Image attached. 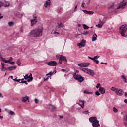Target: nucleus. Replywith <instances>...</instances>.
Returning <instances> with one entry per match:
<instances>
[{
  "instance_id": "12",
  "label": "nucleus",
  "mask_w": 127,
  "mask_h": 127,
  "mask_svg": "<svg viewBox=\"0 0 127 127\" xmlns=\"http://www.w3.org/2000/svg\"><path fill=\"white\" fill-rule=\"evenodd\" d=\"M85 45H86L85 40H82L80 43L78 44V46H79V48H82V47H85Z\"/></svg>"
},
{
  "instance_id": "39",
  "label": "nucleus",
  "mask_w": 127,
  "mask_h": 127,
  "mask_svg": "<svg viewBox=\"0 0 127 127\" xmlns=\"http://www.w3.org/2000/svg\"><path fill=\"white\" fill-rule=\"evenodd\" d=\"M98 58H100V56H96L93 57L94 60H96V59H98Z\"/></svg>"
},
{
  "instance_id": "53",
  "label": "nucleus",
  "mask_w": 127,
  "mask_h": 127,
  "mask_svg": "<svg viewBox=\"0 0 127 127\" xmlns=\"http://www.w3.org/2000/svg\"><path fill=\"white\" fill-rule=\"evenodd\" d=\"M17 82L18 83H21V79H17Z\"/></svg>"
},
{
  "instance_id": "1",
  "label": "nucleus",
  "mask_w": 127,
  "mask_h": 127,
  "mask_svg": "<svg viewBox=\"0 0 127 127\" xmlns=\"http://www.w3.org/2000/svg\"><path fill=\"white\" fill-rule=\"evenodd\" d=\"M43 30L42 27L34 29L30 32V35L32 37H39L42 35Z\"/></svg>"
},
{
  "instance_id": "48",
  "label": "nucleus",
  "mask_w": 127,
  "mask_h": 127,
  "mask_svg": "<svg viewBox=\"0 0 127 127\" xmlns=\"http://www.w3.org/2000/svg\"><path fill=\"white\" fill-rule=\"evenodd\" d=\"M0 59H1V61H3V62H4L5 60L4 58H3L2 57L0 58Z\"/></svg>"
},
{
  "instance_id": "24",
  "label": "nucleus",
  "mask_w": 127,
  "mask_h": 127,
  "mask_svg": "<svg viewBox=\"0 0 127 127\" xmlns=\"http://www.w3.org/2000/svg\"><path fill=\"white\" fill-rule=\"evenodd\" d=\"M50 5V0H48L46 1L45 4H44L45 7H47Z\"/></svg>"
},
{
  "instance_id": "7",
  "label": "nucleus",
  "mask_w": 127,
  "mask_h": 127,
  "mask_svg": "<svg viewBox=\"0 0 127 127\" xmlns=\"http://www.w3.org/2000/svg\"><path fill=\"white\" fill-rule=\"evenodd\" d=\"M127 0H123L120 4V5L117 7V9H120L122 8L124 9L126 5H127Z\"/></svg>"
},
{
  "instance_id": "22",
  "label": "nucleus",
  "mask_w": 127,
  "mask_h": 127,
  "mask_svg": "<svg viewBox=\"0 0 127 127\" xmlns=\"http://www.w3.org/2000/svg\"><path fill=\"white\" fill-rule=\"evenodd\" d=\"M8 69L9 71H12L13 70H15V69H16V65L9 66Z\"/></svg>"
},
{
  "instance_id": "25",
  "label": "nucleus",
  "mask_w": 127,
  "mask_h": 127,
  "mask_svg": "<svg viewBox=\"0 0 127 127\" xmlns=\"http://www.w3.org/2000/svg\"><path fill=\"white\" fill-rule=\"evenodd\" d=\"M80 70H81L82 71H83V72H85V73H87L88 70L89 69V68H83V67H80Z\"/></svg>"
},
{
  "instance_id": "6",
  "label": "nucleus",
  "mask_w": 127,
  "mask_h": 127,
  "mask_svg": "<svg viewBox=\"0 0 127 127\" xmlns=\"http://www.w3.org/2000/svg\"><path fill=\"white\" fill-rule=\"evenodd\" d=\"M61 27H64V25L62 24V23H58V26L56 27L55 30L54 31V34L56 35H58L59 33L57 31H59L60 30V28Z\"/></svg>"
},
{
  "instance_id": "38",
  "label": "nucleus",
  "mask_w": 127,
  "mask_h": 127,
  "mask_svg": "<svg viewBox=\"0 0 127 127\" xmlns=\"http://www.w3.org/2000/svg\"><path fill=\"white\" fill-rule=\"evenodd\" d=\"M84 94H87L88 95L90 94H93V92H89V91H84Z\"/></svg>"
},
{
  "instance_id": "27",
  "label": "nucleus",
  "mask_w": 127,
  "mask_h": 127,
  "mask_svg": "<svg viewBox=\"0 0 127 127\" xmlns=\"http://www.w3.org/2000/svg\"><path fill=\"white\" fill-rule=\"evenodd\" d=\"M111 91H112L113 92H116L117 91V90H118V88L115 87H112L110 88Z\"/></svg>"
},
{
  "instance_id": "45",
  "label": "nucleus",
  "mask_w": 127,
  "mask_h": 127,
  "mask_svg": "<svg viewBox=\"0 0 127 127\" xmlns=\"http://www.w3.org/2000/svg\"><path fill=\"white\" fill-rule=\"evenodd\" d=\"M89 111H84L83 112V114H85V115H88L89 114Z\"/></svg>"
},
{
  "instance_id": "13",
  "label": "nucleus",
  "mask_w": 127,
  "mask_h": 127,
  "mask_svg": "<svg viewBox=\"0 0 127 127\" xmlns=\"http://www.w3.org/2000/svg\"><path fill=\"white\" fill-rule=\"evenodd\" d=\"M76 104L80 106V107H81L82 109H84V108H85V101L84 100H79V103L77 102L76 103Z\"/></svg>"
},
{
  "instance_id": "11",
  "label": "nucleus",
  "mask_w": 127,
  "mask_h": 127,
  "mask_svg": "<svg viewBox=\"0 0 127 127\" xmlns=\"http://www.w3.org/2000/svg\"><path fill=\"white\" fill-rule=\"evenodd\" d=\"M47 65H48V66H56L57 65V62L54 61H51L48 62Z\"/></svg>"
},
{
  "instance_id": "4",
  "label": "nucleus",
  "mask_w": 127,
  "mask_h": 127,
  "mask_svg": "<svg viewBox=\"0 0 127 127\" xmlns=\"http://www.w3.org/2000/svg\"><path fill=\"white\" fill-rule=\"evenodd\" d=\"M127 25H122L120 27L119 32L121 36L123 37H127V35H126V32H127Z\"/></svg>"
},
{
  "instance_id": "41",
  "label": "nucleus",
  "mask_w": 127,
  "mask_h": 127,
  "mask_svg": "<svg viewBox=\"0 0 127 127\" xmlns=\"http://www.w3.org/2000/svg\"><path fill=\"white\" fill-rule=\"evenodd\" d=\"M79 67H84V63H81L78 64Z\"/></svg>"
},
{
  "instance_id": "40",
  "label": "nucleus",
  "mask_w": 127,
  "mask_h": 127,
  "mask_svg": "<svg viewBox=\"0 0 127 127\" xmlns=\"http://www.w3.org/2000/svg\"><path fill=\"white\" fill-rule=\"evenodd\" d=\"M21 83L22 84H23V83H24L25 84V85H28V83H27V81H26V80L22 81Z\"/></svg>"
},
{
  "instance_id": "51",
  "label": "nucleus",
  "mask_w": 127,
  "mask_h": 127,
  "mask_svg": "<svg viewBox=\"0 0 127 127\" xmlns=\"http://www.w3.org/2000/svg\"><path fill=\"white\" fill-rule=\"evenodd\" d=\"M4 62H5V63H8V62H10V60H5Z\"/></svg>"
},
{
  "instance_id": "61",
  "label": "nucleus",
  "mask_w": 127,
  "mask_h": 127,
  "mask_svg": "<svg viewBox=\"0 0 127 127\" xmlns=\"http://www.w3.org/2000/svg\"><path fill=\"white\" fill-rule=\"evenodd\" d=\"M124 103H126V104H127V99H125L124 100Z\"/></svg>"
},
{
  "instance_id": "26",
  "label": "nucleus",
  "mask_w": 127,
  "mask_h": 127,
  "mask_svg": "<svg viewBox=\"0 0 127 127\" xmlns=\"http://www.w3.org/2000/svg\"><path fill=\"white\" fill-rule=\"evenodd\" d=\"M62 11H63V9L61 7H59L57 9V12L59 13H62Z\"/></svg>"
},
{
  "instance_id": "54",
  "label": "nucleus",
  "mask_w": 127,
  "mask_h": 127,
  "mask_svg": "<svg viewBox=\"0 0 127 127\" xmlns=\"http://www.w3.org/2000/svg\"><path fill=\"white\" fill-rule=\"evenodd\" d=\"M58 117H59L60 119H63V118H64L63 116H61V115H58Z\"/></svg>"
},
{
  "instance_id": "31",
  "label": "nucleus",
  "mask_w": 127,
  "mask_h": 127,
  "mask_svg": "<svg viewBox=\"0 0 127 127\" xmlns=\"http://www.w3.org/2000/svg\"><path fill=\"white\" fill-rule=\"evenodd\" d=\"M18 66H20L21 65V62H20V59H18L16 62Z\"/></svg>"
},
{
  "instance_id": "63",
  "label": "nucleus",
  "mask_w": 127,
  "mask_h": 127,
  "mask_svg": "<svg viewBox=\"0 0 127 127\" xmlns=\"http://www.w3.org/2000/svg\"><path fill=\"white\" fill-rule=\"evenodd\" d=\"M124 125H125V127H127V123L126 122H124Z\"/></svg>"
},
{
  "instance_id": "59",
  "label": "nucleus",
  "mask_w": 127,
  "mask_h": 127,
  "mask_svg": "<svg viewBox=\"0 0 127 127\" xmlns=\"http://www.w3.org/2000/svg\"><path fill=\"white\" fill-rule=\"evenodd\" d=\"M59 63L60 64H62V60H60L59 61Z\"/></svg>"
},
{
  "instance_id": "55",
  "label": "nucleus",
  "mask_w": 127,
  "mask_h": 127,
  "mask_svg": "<svg viewBox=\"0 0 127 127\" xmlns=\"http://www.w3.org/2000/svg\"><path fill=\"white\" fill-rule=\"evenodd\" d=\"M88 58L89 59H91V60H93V61H94V58H92V57H91L90 56H88Z\"/></svg>"
},
{
  "instance_id": "36",
  "label": "nucleus",
  "mask_w": 127,
  "mask_h": 127,
  "mask_svg": "<svg viewBox=\"0 0 127 127\" xmlns=\"http://www.w3.org/2000/svg\"><path fill=\"white\" fill-rule=\"evenodd\" d=\"M50 79V77L47 76V78L44 77V82H46V81H48V80Z\"/></svg>"
},
{
  "instance_id": "20",
  "label": "nucleus",
  "mask_w": 127,
  "mask_h": 127,
  "mask_svg": "<svg viewBox=\"0 0 127 127\" xmlns=\"http://www.w3.org/2000/svg\"><path fill=\"white\" fill-rule=\"evenodd\" d=\"M28 100H29L28 96H25L22 98V102H23V103H25V102H27Z\"/></svg>"
},
{
  "instance_id": "32",
  "label": "nucleus",
  "mask_w": 127,
  "mask_h": 127,
  "mask_svg": "<svg viewBox=\"0 0 127 127\" xmlns=\"http://www.w3.org/2000/svg\"><path fill=\"white\" fill-rule=\"evenodd\" d=\"M112 111L114 113H118V112H119V110L117 109L116 107H113Z\"/></svg>"
},
{
  "instance_id": "18",
  "label": "nucleus",
  "mask_w": 127,
  "mask_h": 127,
  "mask_svg": "<svg viewBox=\"0 0 127 127\" xmlns=\"http://www.w3.org/2000/svg\"><path fill=\"white\" fill-rule=\"evenodd\" d=\"M56 73V70L53 72L50 71V72H49L48 74H46V76H48V77H49L50 80H51V76L53 75V74H55Z\"/></svg>"
},
{
  "instance_id": "47",
  "label": "nucleus",
  "mask_w": 127,
  "mask_h": 127,
  "mask_svg": "<svg viewBox=\"0 0 127 127\" xmlns=\"http://www.w3.org/2000/svg\"><path fill=\"white\" fill-rule=\"evenodd\" d=\"M61 71L62 72H65V73H67V70H66V69H62Z\"/></svg>"
},
{
  "instance_id": "60",
  "label": "nucleus",
  "mask_w": 127,
  "mask_h": 127,
  "mask_svg": "<svg viewBox=\"0 0 127 127\" xmlns=\"http://www.w3.org/2000/svg\"><path fill=\"white\" fill-rule=\"evenodd\" d=\"M13 81H15V82H17V77H16L15 79H13Z\"/></svg>"
},
{
  "instance_id": "29",
  "label": "nucleus",
  "mask_w": 127,
  "mask_h": 127,
  "mask_svg": "<svg viewBox=\"0 0 127 127\" xmlns=\"http://www.w3.org/2000/svg\"><path fill=\"white\" fill-rule=\"evenodd\" d=\"M49 106H51L52 112L55 111V110L56 109V107L54 105H52V104H49Z\"/></svg>"
},
{
  "instance_id": "37",
  "label": "nucleus",
  "mask_w": 127,
  "mask_h": 127,
  "mask_svg": "<svg viewBox=\"0 0 127 127\" xmlns=\"http://www.w3.org/2000/svg\"><path fill=\"white\" fill-rule=\"evenodd\" d=\"M96 87L97 89H99V88H102V87H101V84L100 83H98L96 86Z\"/></svg>"
},
{
  "instance_id": "14",
  "label": "nucleus",
  "mask_w": 127,
  "mask_h": 127,
  "mask_svg": "<svg viewBox=\"0 0 127 127\" xmlns=\"http://www.w3.org/2000/svg\"><path fill=\"white\" fill-rule=\"evenodd\" d=\"M104 22L101 21V19H99V22L98 23V24H96L95 26L96 27H98V28H102V27H103V25H104Z\"/></svg>"
},
{
  "instance_id": "30",
  "label": "nucleus",
  "mask_w": 127,
  "mask_h": 127,
  "mask_svg": "<svg viewBox=\"0 0 127 127\" xmlns=\"http://www.w3.org/2000/svg\"><path fill=\"white\" fill-rule=\"evenodd\" d=\"M3 5L5 7H8V6H9V3L8 2H5L3 3Z\"/></svg>"
},
{
  "instance_id": "28",
  "label": "nucleus",
  "mask_w": 127,
  "mask_h": 127,
  "mask_svg": "<svg viewBox=\"0 0 127 127\" xmlns=\"http://www.w3.org/2000/svg\"><path fill=\"white\" fill-rule=\"evenodd\" d=\"M90 63H83V66L84 67H89L90 66Z\"/></svg>"
},
{
  "instance_id": "50",
  "label": "nucleus",
  "mask_w": 127,
  "mask_h": 127,
  "mask_svg": "<svg viewBox=\"0 0 127 127\" xmlns=\"http://www.w3.org/2000/svg\"><path fill=\"white\" fill-rule=\"evenodd\" d=\"M124 119L125 121L127 122V115H126L125 116H124Z\"/></svg>"
},
{
  "instance_id": "16",
  "label": "nucleus",
  "mask_w": 127,
  "mask_h": 127,
  "mask_svg": "<svg viewBox=\"0 0 127 127\" xmlns=\"http://www.w3.org/2000/svg\"><path fill=\"white\" fill-rule=\"evenodd\" d=\"M87 74H88V75H90V76H94L95 75V72L93 71V70L92 69H90L88 68V70H87Z\"/></svg>"
},
{
  "instance_id": "10",
  "label": "nucleus",
  "mask_w": 127,
  "mask_h": 127,
  "mask_svg": "<svg viewBox=\"0 0 127 127\" xmlns=\"http://www.w3.org/2000/svg\"><path fill=\"white\" fill-rule=\"evenodd\" d=\"M33 19L31 20V26H34V24L37 22V17L36 16H33Z\"/></svg>"
},
{
  "instance_id": "64",
  "label": "nucleus",
  "mask_w": 127,
  "mask_h": 127,
  "mask_svg": "<svg viewBox=\"0 0 127 127\" xmlns=\"http://www.w3.org/2000/svg\"><path fill=\"white\" fill-rule=\"evenodd\" d=\"M125 96L127 97V92L125 93Z\"/></svg>"
},
{
  "instance_id": "17",
  "label": "nucleus",
  "mask_w": 127,
  "mask_h": 127,
  "mask_svg": "<svg viewBox=\"0 0 127 127\" xmlns=\"http://www.w3.org/2000/svg\"><path fill=\"white\" fill-rule=\"evenodd\" d=\"M82 11H83V12L85 13V14H89V15L94 14V11H87L86 10H83Z\"/></svg>"
},
{
  "instance_id": "44",
  "label": "nucleus",
  "mask_w": 127,
  "mask_h": 127,
  "mask_svg": "<svg viewBox=\"0 0 127 127\" xmlns=\"http://www.w3.org/2000/svg\"><path fill=\"white\" fill-rule=\"evenodd\" d=\"M95 95H96V96H100V95H101V94H100V92H99V91H96L95 92Z\"/></svg>"
},
{
  "instance_id": "3",
  "label": "nucleus",
  "mask_w": 127,
  "mask_h": 127,
  "mask_svg": "<svg viewBox=\"0 0 127 127\" xmlns=\"http://www.w3.org/2000/svg\"><path fill=\"white\" fill-rule=\"evenodd\" d=\"M73 78L75 80H77L79 83H82L85 80V78L79 74V70H76L75 72L73 74Z\"/></svg>"
},
{
  "instance_id": "19",
  "label": "nucleus",
  "mask_w": 127,
  "mask_h": 127,
  "mask_svg": "<svg viewBox=\"0 0 127 127\" xmlns=\"http://www.w3.org/2000/svg\"><path fill=\"white\" fill-rule=\"evenodd\" d=\"M99 91L101 94H104L106 93V90L103 87H100L99 89Z\"/></svg>"
},
{
  "instance_id": "58",
  "label": "nucleus",
  "mask_w": 127,
  "mask_h": 127,
  "mask_svg": "<svg viewBox=\"0 0 127 127\" xmlns=\"http://www.w3.org/2000/svg\"><path fill=\"white\" fill-rule=\"evenodd\" d=\"M1 14L0 13V19H2L3 18V16H1Z\"/></svg>"
},
{
  "instance_id": "35",
  "label": "nucleus",
  "mask_w": 127,
  "mask_h": 127,
  "mask_svg": "<svg viewBox=\"0 0 127 127\" xmlns=\"http://www.w3.org/2000/svg\"><path fill=\"white\" fill-rule=\"evenodd\" d=\"M83 28L84 29H89L90 27L86 24H83Z\"/></svg>"
},
{
  "instance_id": "43",
  "label": "nucleus",
  "mask_w": 127,
  "mask_h": 127,
  "mask_svg": "<svg viewBox=\"0 0 127 127\" xmlns=\"http://www.w3.org/2000/svg\"><path fill=\"white\" fill-rule=\"evenodd\" d=\"M94 62H95L96 64H99V60H93Z\"/></svg>"
},
{
  "instance_id": "56",
  "label": "nucleus",
  "mask_w": 127,
  "mask_h": 127,
  "mask_svg": "<svg viewBox=\"0 0 127 127\" xmlns=\"http://www.w3.org/2000/svg\"><path fill=\"white\" fill-rule=\"evenodd\" d=\"M15 63V62H10V64H11L12 65H14Z\"/></svg>"
},
{
  "instance_id": "57",
  "label": "nucleus",
  "mask_w": 127,
  "mask_h": 127,
  "mask_svg": "<svg viewBox=\"0 0 127 127\" xmlns=\"http://www.w3.org/2000/svg\"><path fill=\"white\" fill-rule=\"evenodd\" d=\"M76 8H78V5H76L75 7V8H74V12L75 11H77V10H76Z\"/></svg>"
},
{
  "instance_id": "62",
  "label": "nucleus",
  "mask_w": 127,
  "mask_h": 127,
  "mask_svg": "<svg viewBox=\"0 0 127 127\" xmlns=\"http://www.w3.org/2000/svg\"><path fill=\"white\" fill-rule=\"evenodd\" d=\"M0 98H3V96H2V94L0 93Z\"/></svg>"
},
{
  "instance_id": "42",
  "label": "nucleus",
  "mask_w": 127,
  "mask_h": 127,
  "mask_svg": "<svg viewBox=\"0 0 127 127\" xmlns=\"http://www.w3.org/2000/svg\"><path fill=\"white\" fill-rule=\"evenodd\" d=\"M83 35H87L88 34H89V32L88 31H86V32H85L84 33H82Z\"/></svg>"
},
{
  "instance_id": "2",
  "label": "nucleus",
  "mask_w": 127,
  "mask_h": 127,
  "mask_svg": "<svg viewBox=\"0 0 127 127\" xmlns=\"http://www.w3.org/2000/svg\"><path fill=\"white\" fill-rule=\"evenodd\" d=\"M89 121L92 124L93 127H100V123H99V120L98 118L95 116L90 117L89 118Z\"/></svg>"
},
{
  "instance_id": "23",
  "label": "nucleus",
  "mask_w": 127,
  "mask_h": 127,
  "mask_svg": "<svg viewBox=\"0 0 127 127\" xmlns=\"http://www.w3.org/2000/svg\"><path fill=\"white\" fill-rule=\"evenodd\" d=\"M1 64L2 66L1 71H2V72H4L5 71V70H4V68L5 67V64H4V63H1Z\"/></svg>"
},
{
  "instance_id": "52",
  "label": "nucleus",
  "mask_w": 127,
  "mask_h": 127,
  "mask_svg": "<svg viewBox=\"0 0 127 127\" xmlns=\"http://www.w3.org/2000/svg\"><path fill=\"white\" fill-rule=\"evenodd\" d=\"M35 103H36V104H38V102H39V101H38V99L35 98Z\"/></svg>"
},
{
  "instance_id": "15",
  "label": "nucleus",
  "mask_w": 127,
  "mask_h": 127,
  "mask_svg": "<svg viewBox=\"0 0 127 127\" xmlns=\"http://www.w3.org/2000/svg\"><path fill=\"white\" fill-rule=\"evenodd\" d=\"M5 112H7V113H8L9 115H11V116H14V115H15V113H14V112L11 110H9L7 108H5Z\"/></svg>"
},
{
  "instance_id": "21",
  "label": "nucleus",
  "mask_w": 127,
  "mask_h": 127,
  "mask_svg": "<svg viewBox=\"0 0 127 127\" xmlns=\"http://www.w3.org/2000/svg\"><path fill=\"white\" fill-rule=\"evenodd\" d=\"M98 37V36L97 35V34H96V33H95L93 36H92V41H96V40H97V38Z\"/></svg>"
},
{
  "instance_id": "34",
  "label": "nucleus",
  "mask_w": 127,
  "mask_h": 127,
  "mask_svg": "<svg viewBox=\"0 0 127 127\" xmlns=\"http://www.w3.org/2000/svg\"><path fill=\"white\" fill-rule=\"evenodd\" d=\"M121 78L124 79L125 83H127V78H126V77L124 75H122Z\"/></svg>"
},
{
  "instance_id": "33",
  "label": "nucleus",
  "mask_w": 127,
  "mask_h": 127,
  "mask_svg": "<svg viewBox=\"0 0 127 127\" xmlns=\"http://www.w3.org/2000/svg\"><path fill=\"white\" fill-rule=\"evenodd\" d=\"M8 25L9 26H13L14 25V22H8Z\"/></svg>"
},
{
  "instance_id": "5",
  "label": "nucleus",
  "mask_w": 127,
  "mask_h": 127,
  "mask_svg": "<svg viewBox=\"0 0 127 127\" xmlns=\"http://www.w3.org/2000/svg\"><path fill=\"white\" fill-rule=\"evenodd\" d=\"M24 79L28 80L27 82H28V83L31 82L32 81H33L32 73H30L29 75L28 74V73L26 74L25 76H24V78L21 79V82H22V81H24Z\"/></svg>"
},
{
  "instance_id": "8",
  "label": "nucleus",
  "mask_w": 127,
  "mask_h": 127,
  "mask_svg": "<svg viewBox=\"0 0 127 127\" xmlns=\"http://www.w3.org/2000/svg\"><path fill=\"white\" fill-rule=\"evenodd\" d=\"M57 59H59V60H62L64 61V62H67V58H66L64 56L61 55H57L56 56Z\"/></svg>"
},
{
  "instance_id": "9",
  "label": "nucleus",
  "mask_w": 127,
  "mask_h": 127,
  "mask_svg": "<svg viewBox=\"0 0 127 127\" xmlns=\"http://www.w3.org/2000/svg\"><path fill=\"white\" fill-rule=\"evenodd\" d=\"M115 94L118 96H123V95H124V90H123V89L117 88Z\"/></svg>"
},
{
  "instance_id": "49",
  "label": "nucleus",
  "mask_w": 127,
  "mask_h": 127,
  "mask_svg": "<svg viewBox=\"0 0 127 127\" xmlns=\"http://www.w3.org/2000/svg\"><path fill=\"white\" fill-rule=\"evenodd\" d=\"M84 6H85V2H83L81 4V7H82V8H84Z\"/></svg>"
},
{
  "instance_id": "46",
  "label": "nucleus",
  "mask_w": 127,
  "mask_h": 127,
  "mask_svg": "<svg viewBox=\"0 0 127 127\" xmlns=\"http://www.w3.org/2000/svg\"><path fill=\"white\" fill-rule=\"evenodd\" d=\"M1 6H3V3L0 1V8L1 7Z\"/></svg>"
}]
</instances>
